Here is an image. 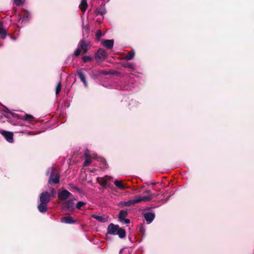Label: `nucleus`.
<instances>
[{
  "instance_id": "obj_14",
  "label": "nucleus",
  "mask_w": 254,
  "mask_h": 254,
  "mask_svg": "<svg viewBox=\"0 0 254 254\" xmlns=\"http://www.w3.org/2000/svg\"><path fill=\"white\" fill-rule=\"evenodd\" d=\"M102 44L107 48L111 49L114 46L113 40H106L102 42Z\"/></svg>"
},
{
  "instance_id": "obj_21",
  "label": "nucleus",
  "mask_w": 254,
  "mask_h": 254,
  "mask_svg": "<svg viewBox=\"0 0 254 254\" xmlns=\"http://www.w3.org/2000/svg\"><path fill=\"white\" fill-rule=\"evenodd\" d=\"M87 151H88V150H86L85 153V158H86V160L84 162V166H88L89 164H90L91 163V159L88 157V155H87Z\"/></svg>"
},
{
  "instance_id": "obj_2",
  "label": "nucleus",
  "mask_w": 254,
  "mask_h": 254,
  "mask_svg": "<svg viewBox=\"0 0 254 254\" xmlns=\"http://www.w3.org/2000/svg\"><path fill=\"white\" fill-rule=\"evenodd\" d=\"M51 200V195L47 191L42 192L39 197V203L38 205V209L41 213H45L47 210V204Z\"/></svg>"
},
{
  "instance_id": "obj_25",
  "label": "nucleus",
  "mask_w": 254,
  "mask_h": 254,
  "mask_svg": "<svg viewBox=\"0 0 254 254\" xmlns=\"http://www.w3.org/2000/svg\"><path fill=\"white\" fill-rule=\"evenodd\" d=\"M86 204V202L83 201H78L76 205V207L78 209H80L82 206Z\"/></svg>"
},
{
  "instance_id": "obj_12",
  "label": "nucleus",
  "mask_w": 254,
  "mask_h": 254,
  "mask_svg": "<svg viewBox=\"0 0 254 254\" xmlns=\"http://www.w3.org/2000/svg\"><path fill=\"white\" fill-rule=\"evenodd\" d=\"M64 207L68 211H72L74 210V203L71 200L66 201L64 204Z\"/></svg>"
},
{
  "instance_id": "obj_10",
  "label": "nucleus",
  "mask_w": 254,
  "mask_h": 254,
  "mask_svg": "<svg viewBox=\"0 0 254 254\" xmlns=\"http://www.w3.org/2000/svg\"><path fill=\"white\" fill-rule=\"evenodd\" d=\"M1 134L8 142L10 143L13 142V133L12 132L2 130Z\"/></svg>"
},
{
  "instance_id": "obj_28",
  "label": "nucleus",
  "mask_w": 254,
  "mask_h": 254,
  "mask_svg": "<svg viewBox=\"0 0 254 254\" xmlns=\"http://www.w3.org/2000/svg\"><path fill=\"white\" fill-rule=\"evenodd\" d=\"M33 117L31 115L25 114L23 119L26 121H31L33 119Z\"/></svg>"
},
{
  "instance_id": "obj_35",
  "label": "nucleus",
  "mask_w": 254,
  "mask_h": 254,
  "mask_svg": "<svg viewBox=\"0 0 254 254\" xmlns=\"http://www.w3.org/2000/svg\"><path fill=\"white\" fill-rule=\"evenodd\" d=\"M123 251V249H121L120 251V253H121L122 251Z\"/></svg>"
},
{
  "instance_id": "obj_11",
  "label": "nucleus",
  "mask_w": 254,
  "mask_h": 254,
  "mask_svg": "<svg viewBox=\"0 0 254 254\" xmlns=\"http://www.w3.org/2000/svg\"><path fill=\"white\" fill-rule=\"evenodd\" d=\"M144 217L147 224H150L155 218V214L152 212H146L144 214Z\"/></svg>"
},
{
  "instance_id": "obj_4",
  "label": "nucleus",
  "mask_w": 254,
  "mask_h": 254,
  "mask_svg": "<svg viewBox=\"0 0 254 254\" xmlns=\"http://www.w3.org/2000/svg\"><path fill=\"white\" fill-rule=\"evenodd\" d=\"M50 174L48 183L50 184H58L60 182V175L58 170L54 168L51 167L48 169L46 174Z\"/></svg>"
},
{
  "instance_id": "obj_17",
  "label": "nucleus",
  "mask_w": 254,
  "mask_h": 254,
  "mask_svg": "<svg viewBox=\"0 0 254 254\" xmlns=\"http://www.w3.org/2000/svg\"><path fill=\"white\" fill-rule=\"evenodd\" d=\"M118 233L117 235L119 236V238L123 239L126 236V233L125 230L123 228H121L119 227L118 230L117 231Z\"/></svg>"
},
{
  "instance_id": "obj_1",
  "label": "nucleus",
  "mask_w": 254,
  "mask_h": 254,
  "mask_svg": "<svg viewBox=\"0 0 254 254\" xmlns=\"http://www.w3.org/2000/svg\"><path fill=\"white\" fill-rule=\"evenodd\" d=\"M144 193L147 194V195H136L133 199H130L127 201H120L119 203L118 206L120 207L130 206L141 202L149 201L153 198V195L151 194V190H147L144 191Z\"/></svg>"
},
{
  "instance_id": "obj_33",
  "label": "nucleus",
  "mask_w": 254,
  "mask_h": 254,
  "mask_svg": "<svg viewBox=\"0 0 254 254\" xmlns=\"http://www.w3.org/2000/svg\"><path fill=\"white\" fill-rule=\"evenodd\" d=\"M83 83L85 87H87L88 86V83H87L86 80H85L84 81H83Z\"/></svg>"
},
{
  "instance_id": "obj_34",
  "label": "nucleus",
  "mask_w": 254,
  "mask_h": 254,
  "mask_svg": "<svg viewBox=\"0 0 254 254\" xmlns=\"http://www.w3.org/2000/svg\"><path fill=\"white\" fill-rule=\"evenodd\" d=\"M124 89H125V90H128V88H127V87H125V88H124Z\"/></svg>"
},
{
  "instance_id": "obj_27",
  "label": "nucleus",
  "mask_w": 254,
  "mask_h": 254,
  "mask_svg": "<svg viewBox=\"0 0 254 254\" xmlns=\"http://www.w3.org/2000/svg\"><path fill=\"white\" fill-rule=\"evenodd\" d=\"M61 88H62L61 83V82H59L58 83L56 88V94L57 95L60 93Z\"/></svg>"
},
{
  "instance_id": "obj_9",
  "label": "nucleus",
  "mask_w": 254,
  "mask_h": 254,
  "mask_svg": "<svg viewBox=\"0 0 254 254\" xmlns=\"http://www.w3.org/2000/svg\"><path fill=\"white\" fill-rule=\"evenodd\" d=\"M119 225H114L113 223L110 224L107 228V233L110 235H117Z\"/></svg>"
},
{
  "instance_id": "obj_31",
  "label": "nucleus",
  "mask_w": 254,
  "mask_h": 254,
  "mask_svg": "<svg viewBox=\"0 0 254 254\" xmlns=\"http://www.w3.org/2000/svg\"><path fill=\"white\" fill-rule=\"evenodd\" d=\"M56 193V191L54 189H52L51 190V195H54Z\"/></svg>"
},
{
  "instance_id": "obj_19",
  "label": "nucleus",
  "mask_w": 254,
  "mask_h": 254,
  "mask_svg": "<svg viewBox=\"0 0 254 254\" xmlns=\"http://www.w3.org/2000/svg\"><path fill=\"white\" fill-rule=\"evenodd\" d=\"M114 184L117 188L119 189H121L122 190H124L125 189V187L122 181L115 180L114 181Z\"/></svg>"
},
{
  "instance_id": "obj_32",
  "label": "nucleus",
  "mask_w": 254,
  "mask_h": 254,
  "mask_svg": "<svg viewBox=\"0 0 254 254\" xmlns=\"http://www.w3.org/2000/svg\"><path fill=\"white\" fill-rule=\"evenodd\" d=\"M72 188H73V189L77 190L78 191L80 192V189L78 188H77V187H76L75 186H72Z\"/></svg>"
},
{
  "instance_id": "obj_18",
  "label": "nucleus",
  "mask_w": 254,
  "mask_h": 254,
  "mask_svg": "<svg viewBox=\"0 0 254 254\" xmlns=\"http://www.w3.org/2000/svg\"><path fill=\"white\" fill-rule=\"evenodd\" d=\"M122 65L125 68H129L132 70L134 69L135 67L134 64L127 62L123 64Z\"/></svg>"
},
{
  "instance_id": "obj_36",
  "label": "nucleus",
  "mask_w": 254,
  "mask_h": 254,
  "mask_svg": "<svg viewBox=\"0 0 254 254\" xmlns=\"http://www.w3.org/2000/svg\"><path fill=\"white\" fill-rule=\"evenodd\" d=\"M25 18H26V17H23V20H24L25 19Z\"/></svg>"
},
{
  "instance_id": "obj_20",
  "label": "nucleus",
  "mask_w": 254,
  "mask_h": 254,
  "mask_svg": "<svg viewBox=\"0 0 254 254\" xmlns=\"http://www.w3.org/2000/svg\"><path fill=\"white\" fill-rule=\"evenodd\" d=\"M77 75L80 79L81 81L83 82L86 80L85 76L82 71L80 69L77 71Z\"/></svg>"
},
{
  "instance_id": "obj_3",
  "label": "nucleus",
  "mask_w": 254,
  "mask_h": 254,
  "mask_svg": "<svg viewBox=\"0 0 254 254\" xmlns=\"http://www.w3.org/2000/svg\"><path fill=\"white\" fill-rule=\"evenodd\" d=\"M91 47V42L85 40L84 38L81 40L78 45L77 48L75 50L74 54L75 57H78L83 52L85 54Z\"/></svg>"
},
{
  "instance_id": "obj_22",
  "label": "nucleus",
  "mask_w": 254,
  "mask_h": 254,
  "mask_svg": "<svg viewBox=\"0 0 254 254\" xmlns=\"http://www.w3.org/2000/svg\"><path fill=\"white\" fill-rule=\"evenodd\" d=\"M82 61L84 63H88L92 60V58L90 56H84L82 58Z\"/></svg>"
},
{
  "instance_id": "obj_15",
  "label": "nucleus",
  "mask_w": 254,
  "mask_h": 254,
  "mask_svg": "<svg viewBox=\"0 0 254 254\" xmlns=\"http://www.w3.org/2000/svg\"><path fill=\"white\" fill-rule=\"evenodd\" d=\"M92 217L98 221L99 222L104 223L108 221V218L104 216H100L97 215H93Z\"/></svg>"
},
{
  "instance_id": "obj_8",
  "label": "nucleus",
  "mask_w": 254,
  "mask_h": 254,
  "mask_svg": "<svg viewBox=\"0 0 254 254\" xmlns=\"http://www.w3.org/2000/svg\"><path fill=\"white\" fill-rule=\"evenodd\" d=\"M111 178L110 176H106L103 177H97L96 180L97 182L101 186L106 187L108 183V181Z\"/></svg>"
},
{
  "instance_id": "obj_30",
  "label": "nucleus",
  "mask_w": 254,
  "mask_h": 254,
  "mask_svg": "<svg viewBox=\"0 0 254 254\" xmlns=\"http://www.w3.org/2000/svg\"><path fill=\"white\" fill-rule=\"evenodd\" d=\"M98 13H100L101 15H103L106 13V11L104 8H101L98 10Z\"/></svg>"
},
{
  "instance_id": "obj_23",
  "label": "nucleus",
  "mask_w": 254,
  "mask_h": 254,
  "mask_svg": "<svg viewBox=\"0 0 254 254\" xmlns=\"http://www.w3.org/2000/svg\"><path fill=\"white\" fill-rule=\"evenodd\" d=\"M25 0H13V3L16 6H20L23 4Z\"/></svg>"
},
{
  "instance_id": "obj_37",
  "label": "nucleus",
  "mask_w": 254,
  "mask_h": 254,
  "mask_svg": "<svg viewBox=\"0 0 254 254\" xmlns=\"http://www.w3.org/2000/svg\"><path fill=\"white\" fill-rule=\"evenodd\" d=\"M2 46V44L0 43V46Z\"/></svg>"
},
{
  "instance_id": "obj_6",
  "label": "nucleus",
  "mask_w": 254,
  "mask_h": 254,
  "mask_svg": "<svg viewBox=\"0 0 254 254\" xmlns=\"http://www.w3.org/2000/svg\"><path fill=\"white\" fill-rule=\"evenodd\" d=\"M127 215V211L125 210H121L119 214V219L120 221L124 224H127L130 223L129 219L126 218Z\"/></svg>"
},
{
  "instance_id": "obj_24",
  "label": "nucleus",
  "mask_w": 254,
  "mask_h": 254,
  "mask_svg": "<svg viewBox=\"0 0 254 254\" xmlns=\"http://www.w3.org/2000/svg\"><path fill=\"white\" fill-rule=\"evenodd\" d=\"M134 57V53H131V52H128L127 55L126 59L127 60H132Z\"/></svg>"
},
{
  "instance_id": "obj_7",
  "label": "nucleus",
  "mask_w": 254,
  "mask_h": 254,
  "mask_svg": "<svg viewBox=\"0 0 254 254\" xmlns=\"http://www.w3.org/2000/svg\"><path fill=\"white\" fill-rule=\"evenodd\" d=\"M71 195V193L67 190L58 191V198L60 200H65Z\"/></svg>"
},
{
  "instance_id": "obj_26",
  "label": "nucleus",
  "mask_w": 254,
  "mask_h": 254,
  "mask_svg": "<svg viewBox=\"0 0 254 254\" xmlns=\"http://www.w3.org/2000/svg\"><path fill=\"white\" fill-rule=\"evenodd\" d=\"M98 73L99 74H103V75H110L112 74L113 72L112 71H107L105 70H100L98 71Z\"/></svg>"
},
{
  "instance_id": "obj_5",
  "label": "nucleus",
  "mask_w": 254,
  "mask_h": 254,
  "mask_svg": "<svg viewBox=\"0 0 254 254\" xmlns=\"http://www.w3.org/2000/svg\"><path fill=\"white\" fill-rule=\"evenodd\" d=\"M107 57L106 52L103 49H99L95 54V59L97 62H102Z\"/></svg>"
},
{
  "instance_id": "obj_29",
  "label": "nucleus",
  "mask_w": 254,
  "mask_h": 254,
  "mask_svg": "<svg viewBox=\"0 0 254 254\" xmlns=\"http://www.w3.org/2000/svg\"><path fill=\"white\" fill-rule=\"evenodd\" d=\"M102 36V33L101 30H98L96 34V39L99 40Z\"/></svg>"
},
{
  "instance_id": "obj_13",
  "label": "nucleus",
  "mask_w": 254,
  "mask_h": 254,
  "mask_svg": "<svg viewBox=\"0 0 254 254\" xmlns=\"http://www.w3.org/2000/svg\"><path fill=\"white\" fill-rule=\"evenodd\" d=\"M61 221L65 224H74L75 221L70 216H65L61 218Z\"/></svg>"
},
{
  "instance_id": "obj_16",
  "label": "nucleus",
  "mask_w": 254,
  "mask_h": 254,
  "mask_svg": "<svg viewBox=\"0 0 254 254\" xmlns=\"http://www.w3.org/2000/svg\"><path fill=\"white\" fill-rule=\"evenodd\" d=\"M88 7L87 0H81L80 4L79 5L80 9L83 11L85 12Z\"/></svg>"
}]
</instances>
